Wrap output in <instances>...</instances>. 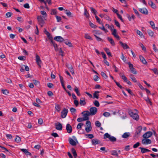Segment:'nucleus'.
I'll use <instances>...</instances> for the list:
<instances>
[{
	"instance_id": "obj_1",
	"label": "nucleus",
	"mask_w": 158,
	"mask_h": 158,
	"mask_svg": "<svg viewBox=\"0 0 158 158\" xmlns=\"http://www.w3.org/2000/svg\"><path fill=\"white\" fill-rule=\"evenodd\" d=\"M142 130V127L141 126H139L136 128L135 134L134 136V139L137 138L139 136Z\"/></svg>"
},
{
	"instance_id": "obj_2",
	"label": "nucleus",
	"mask_w": 158,
	"mask_h": 158,
	"mask_svg": "<svg viewBox=\"0 0 158 158\" xmlns=\"http://www.w3.org/2000/svg\"><path fill=\"white\" fill-rule=\"evenodd\" d=\"M81 114L83 115V118L85 121L89 120V116L91 115L89 113V111L86 110L82 112Z\"/></svg>"
},
{
	"instance_id": "obj_3",
	"label": "nucleus",
	"mask_w": 158,
	"mask_h": 158,
	"mask_svg": "<svg viewBox=\"0 0 158 158\" xmlns=\"http://www.w3.org/2000/svg\"><path fill=\"white\" fill-rule=\"evenodd\" d=\"M37 19L38 24L41 27H43L45 22L43 19V17L41 15H38L37 16Z\"/></svg>"
},
{
	"instance_id": "obj_4",
	"label": "nucleus",
	"mask_w": 158,
	"mask_h": 158,
	"mask_svg": "<svg viewBox=\"0 0 158 158\" xmlns=\"http://www.w3.org/2000/svg\"><path fill=\"white\" fill-rule=\"evenodd\" d=\"M89 110V113L91 116L95 114L97 112V108L95 107H90Z\"/></svg>"
},
{
	"instance_id": "obj_5",
	"label": "nucleus",
	"mask_w": 158,
	"mask_h": 158,
	"mask_svg": "<svg viewBox=\"0 0 158 158\" xmlns=\"http://www.w3.org/2000/svg\"><path fill=\"white\" fill-rule=\"evenodd\" d=\"M129 115L133 119L137 120L139 119V116L136 113H134L132 112H129Z\"/></svg>"
},
{
	"instance_id": "obj_6",
	"label": "nucleus",
	"mask_w": 158,
	"mask_h": 158,
	"mask_svg": "<svg viewBox=\"0 0 158 158\" xmlns=\"http://www.w3.org/2000/svg\"><path fill=\"white\" fill-rule=\"evenodd\" d=\"M152 135V132L149 131L145 133L143 135V137L144 139H147L151 137Z\"/></svg>"
},
{
	"instance_id": "obj_7",
	"label": "nucleus",
	"mask_w": 158,
	"mask_h": 158,
	"mask_svg": "<svg viewBox=\"0 0 158 158\" xmlns=\"http://www.w3.org/2000/svg\"><path fill=\"white\" fill-rule=\"evenodd\" d=\"M56 128V130L59 131H61L62 129V124L59 122H57L55 123Z\"/></svg>"
},
{
	"instance_id": "obj_8",
	"label": "nucleus",
	"mask_w": 158,
	"mask_h": 158,
	"mask_svg": "<svg viewBox=\"0 0 158 158\" xmlns=\"http://www.w3.org/2000/svg\"><path fill=\"white\" fill-rule=\"evenodd\" d=\"M69 143L73 146H75L77 144V143H78V142L77 139H76L75 141L73 140L71 138H69Z\"/></svg>"
},
{
	"instance_id": "obj_9",
	"label": "nucleus",
	"mask_w": 158,
	"mask_h": 158,
	"mask_svg": "<svg viewBox=\"0 0 158 158\" xmlns=\"http://www.w3.org/2000/svg\"><path fill=\"white\" fill-rule=\"evenodd\" d=\"M68 112V110L65 108H64L61 112V117L63 118H65L67 115Z\"/></svg>"
},
{
	"instance_id": "obj_10",
	"label": "nucleus",
	"mask_w": 158,
	"mask_h": 158,
	"mask_svg": "<svg viewBox=\"0 0 158 158\" xmlns=\"http://www.w3.org/2000/svg\"><path fill=\"white\" fill-rule=\"evenodd\" d=\"M112 32V34L118 40H120L119 36L117 34V30L115 29H114Z\"/></svg>"
},
{
	"instance_id": "obj_11",
	"label": "nucleus",
	"mask_w": 158,
	"mask_h": 158,
	"mask_svg": "<svg viewBox=\"0 0 158 158\" xmlns=\"http://www.w3.org/2000/svg\"><path fill=\"white\" fill-rule=\"evenodd\" d=\"M139 11L142 14L144 15H147L148 14V10L145 8H139Z\"/></svg>"
},
{
	"instance_id": "obj_12",
	"label": "nucleus",
	"mask_w": 158,
	"mask_h": 158,
	"mask_svg": "<svg viewBox=\"0 0 158 158\" xmlns=\"http://www.w3.org/2000/svg\"><path fill=\"white\" fill-rule=\"evenodd\" d=\"M36 60L37 64L40 68L41 67L40 64L41 63L42 61L40 56L37 54L36 56Z\"/></svg>"
},
{
	"instance_id": "obj_13",
	"label": "nucleus",
	"mask_w": 158,
	"mask_h": 158,
	"mask_svg": "<svg viewBox=\"0 0 158 158\" xmlns=\"http://www.w3.org/2000/svg\"><path fill=\"white\" fill-rule=\"evenodd\" d=\"M54 39L60 42H62L64 40V39L60 36H56L54 38Z\"/></svg>"
},
{
	"instance_id": "obj_14",
	"label": "nucleus",
	"mask_w": 158,
	"mask_h": 158,
	"mask_svg": "<svg viewBox=\"0 0 158 158\" xmlns=\"http://www.w3.org/2000/svg\"><path fill=\"white\" fill-rule=\"evenodd\" d=\"M142 140V142L143 144H151L152 143L151 140L149 139H145Z\"/></svg>"
},
{
	"instance_id": "obj_15",
	"label": "nucleus",
	"mask_w": 158,
	"mask_h": 158,
	"mask_svg": "<svg viewBox=\"0 0 158 158\" xmlns=\"http://www.w3.org/2000/svg\"><path fill=\"white\" fill-rule=\"evenodd\" d=\"M66 130L67 132L69 133H70L72 132V127L69 124H67L66 126Z\"/></svg>"
},
{
	"instance_id": "obj_16",
	"label": "nucleus",
	"mask_w": 158,
	"mask_h": 158,
	"mask_svg": "<svg viewBox=\"0 0 158 158\" xmlns=\"http://www.w3.org/2000/svg\"><path fill=\"white\" fill-rule=\"evenodd\" d=\"M148 5L150 6L152 8L155 9L156 8V5L153 3L152 1L151 0H149L148 2Z\"/></svg>"
},
{
	"instance_id": "obj_17",
	"label": "nucleus",
	"mask_w": 158,
	"mask_h": 158,
	"mask_svg": "<svg viewBox=\"0 0 158 158\" xmlns=\"http://www.w3.org/2000/svg\"><path fill=\"white\" fill-rule=\"evenodd\" d=\"M119 42L120 44L121 45V46L124 49H125L129 48V47L127 45V44L123 43L121 41H120Z\"/></svg>"
},
{
	"instance_id": "obj_18",
	"label": "nucleus",
	"mask_w": 158,
	"mask_h": 158,
	"mask_svg": "<svg viewBox=\"0 0 158 158\" xmlns=\"http://www.w3.org/2000/svg\"><path fill=\"white\" fill-rule=\"evenodd\" d=\"M139 58L141 62L144 64H147V62L145 59L141 55L139 56Z\"/></svg>"
},
{
	"instance_id": "obj_19",
	"label": "nucleus",
	"mask_w": 158,
	"mask_h": 158,
	"mask_svg": "<svg viewBox=\"0 0 158 158\" xmlns=\"http://www.w3.org/2000/svg\"><path fill=\"white\" fill-rule=\"evenodd\" d=\"M139 148L141 149V152L142 153H144L149 152L150 151L149 149L145 148L140 147Z\"/></svg>"
},
{
	"instance_id": "obj_20",
	"label": "nucleus",
	"mask_w": 158,
	"mask_h": 158,
	"mask_svg": "<svg viewBox=\"0 0 158 158\" xmlns=\"http://www.w3.org/2000/svg\"><path fill=\"white\" fill-rule=\"evenodd\" d=\"M80 104L81 106H84L86 104L85 98H81L80 99Z\"/></svg>"
},
{
	"instance_id": "obj_21",
	"label": "nucleus",
	"mask_w": 158,
	"mask_h": 158,
	"mask_svg": "<svg viewBox=\"0 0 158 158\" xmlns=\"http://www.w3.org/2000/svg\"><path fill=\"white\" fill-rule=\"evenodd\" d=\"M107 39L108 41L110 42L112 46H114L115 45L114 41L112 38L109 37H107Z\"/></svg>"
},
{
	"instance_id": "obj_22",
	"label": "nucleus",
	"mask_w": 158,
	"mask_h": 158,
	"mask_svg": "<svg viewBox=\"0 0 158 158\" xmlns=\"http://www.w3.org/2000/svg\"><path fill=\"white\" fill-rule=\"evenodd\" d=\"M71 151L72 153L73 154L74 158H77V154L75 149L73 148H72L71 149Z\"/></svg>"
},
{
	"instance_id": "obj_23",
	"label": "nucleus",
	"mask_w": 158,
	"mask_h": 158,
	"mask_svg": "<svg viewBox=\"0 0 158 158\" xmlns=\"http://www.w3.org/2000/svg\"><path fill=\"white\" fill-rule=\"evenodd\" d=\"M104 50L108 56L111 57L112 56L110 52V50L109 48H104Z\"/></svg>"
},
{
	"instance_id": "obj_24",
	"label": "nucleus",
	"mask_w": 158,
	"mask_h": 158,
	"mask_svg": "<svg viewBox=\"0 0 158 158\" xmlns=\"http://www.w3.org/2000/svg\"><path fill=\"white\" fill-rule=\"evenodd\" d=\"M99 91H95L93 94L94 98H96L97 99H98L99 98Z\"/></svg>"
},
{
	"instance_id": "obj_25",
	"label": "nucleus",
	"mask_w": 158,
	"mask_h": 158,
	"mask_svg": "<svg viewBox=\"0 0 158 158\" xmlns=\"http://www.w3.org/2000/svg\"><path fill=\"white\" fill-rule=\"evenodd\" d=\"M74 90L76 92L77 95L78 96H80L81 95V94L80 93V92L77 86H76L75 87L74 89Z\"/></svg>"
},
{
	"instance_id": "obj_26",
	"label": "nucleus",
	"mask_w": 158,
	"mask_h": 158,
	"mask_svg": "<svg viewBox=\"0 0 158 158\" xmlns=\"http://www.w3.org/2000/svg\"><path fill=\"white\" fill-rule=\"evenodd\" d=\"M111 154L113 156H115L117 157H118V155L116 150H113L111 151Z\"/></svg>"
},
{
	"instance_id": "obj_27",
	"label": "nucleus",
	"mask_w": 158,
	"mask_h": 158,
	"mask_svg": "<svg viewBox=\"0 0 158 158\" xmlns=\"http://www.w3.org/2000/svg\"><path fill=\"white\" fill-rule=\"evenodd\" d=\"M127 17L129 21H131V19L133 20H134L135 18V16L134 15H132L131 17L130 15L127 14Z\"/></svg>"
},
{
	"instance_id": "obj_28",
	"label": "nucleus",
	"mask_w": 158,
	"mask_h": 158,
	"mask_svg": "<svg viewBox=\"0 0 158 158\" xmlns=\"http://www.w3.org/2000/svg\"><path fill=\"white\" fill-rule=\"evenodd\" d=\"M84 15L87 18H88L89 17V14L87 11V9L85 8L84 9Z\"/></svg>"
},
{
	"instance_id": "obj_29",
	"label": "nucleus",
	"mask_w": 158,
	"mask_h": 158,
	"mask_svg": "<svg viewBox=\"0 0 158 158\" xmlns=\"http://www.w3.org/2000/svg\"><path fill=\"white\" fill-rule=\"evenodd\" d=\"M102 27H98L99 28L104 31L105 33H107L108 32V30L105 28L103 24L102 23Z\"/></svg>"
},
{
	"instance_id": "obj_30",
	"label": "nucleus",
	"mask_w": 158,
	"mask_h": 158,
	"mask_svg": "<svg viewBox=\"0 0 158 158\" xmlns=\"http://www.w3.org/2000/svg\"><path fill=\"white\" fill-rule=\"evenodd\" d=\"M130 134V133L129 132H126L123 134L122 135V137L123 138H126L128 137Z\"/></svg>"
},
{
	"instance_id": "obj_31",
	"label": "nucleus",
	"mask_w": 158,
	"mask_h": 158,
	"mask_svg": "<svg viewBox=\"0 0 158 158\" xmlns=\"http://www.w3.org/2000/svg\"><path fill=\"white\" fill-rule=\"evenodd\" d=\"M65 13L69 17H72L71 15L72 14L69 10H65Z\"/></svg>"
},
{
	"instance_id": "obj_32",
	"label": "nucleus",
	"mask_w": 158,
	"mask_h": 158,
	"mask_svg": "<svg viewBox=\"0 0 158 158\" xmlns=\"http://www.w3.org/2000/svg\"><path fill=\"white\" fill-rule=\"evenodd\" d=\"M110 136L111 135L110 134L107 133L104 135L103 138L105 139H106V138H108L109 139Z\"/></svg>"
},
{
	"instance_id": "obj_33",
	"label": "nucleus",
	"mask_w": 158,
	"mask_h": 158,
	"mask_svg": "<svg viewBox=\"0 0 158 158\" xmlns=\"http://www.w3.org/2000/svg\"><path fill=\"white\" fill-rule=\"evenodd\" d=\"M85 130L87 133H89L92 130V127H86L85 128Z\"/></svg>"
},
{
	"instance_id": "obj_34",
	"label": "nucleus",
	"mask_w": 158,
	"mask_h": 158,
	"mask_svg": "<svg viewBox=\"0 0 158 158\" xmlns=\"http://www.w3.org/2000/svg\"><path fill=\"white\" fill-rule=\"evenodd\" d=\"M130 76L131 78L134 82L135 83L137 82V81H136V78L133 76L132 74H131Z\"/></svg>"
},
{
	"instance_id": "obj_35",
	"label": "nucleus",
	"mask_w": 158,
	"mask_h": 158,
	"mask_svg": "<svg viewBox=\"0 0 158 158\" xmlns=\"http://www.w3.org/2000/svg\"><path fill=\"white\" fill-rule=\"evenodd\" d=\"M15 140L17 143H19L21 141L20 137L19 136L17 135L15 139Z\"/></svg>"
},
{
	"instance_id": "obj_36",
	"label": "nucleus",
	"mask_w": 158,
	"mask_h": 158,
	"mask_svg": "<svg viewBox=\"0 0 158 158\" xmlns=\"http://www.w3.org/2000/svg\"><path fill=\"white\" fill-rule=\"evenodd\" d=\"M84 125L83 123H81L78 124L77 126V129H81V128L82 126Z\"/></svg>"
},
{
	"instance_id": "obj_37",
	"label": "nucleus",
	"mask_w": 158,
	"mask_h": 158,
	"mask_svg": "<svg viewBox=\"0 0 158 158\" xmlns=\"http://www.w3.org/2000/svg\"><path fill=\"white\" fill-rule=\"evenodd\" d=\"M40 13L42 15H43L42 17L44 19L47 17V14L45 11H41Z\"/></svg>"
},
{
	"instance_id": "obj_38",
	"label": "nucleus",
	"mask_w": 158,
	"mask_h": 158,
	"mask_svg": "<svg viewBox=\"0 0 158 158\" xmlns=\"http://www.w3.org/2000/svg\"><path fill=\"white\" fill-rule=\"evenodd\" d=\"M109 140L110 141L114 142L116 141V139L115 137L113 136H110Z\"/></svg>"
},
{
	"instance_id": "obj_39",
	"label": "nucleus",
	"mask_w": 158,
	"mask_h": 158,
	"mask_svg": "<svg viewBox=\"0 0 158 158\" xmlns=\"http://www.w3.org/2000/svg\"><path fill=\"white\" fill-rule=\"evenodd\" d=\"M92 144L94 145H95L98 144V140L96 139H93L92 140Z\"/></svg>"
},
{
	"instance_id": "obj_40",
	"label": "nucleus",
	"mask_w": 158,
	"mask_h": 158,
	"mask_svg": "<svg viewBox=\"0 0 158 158\" xmlns=\"http://www.w3.org/2000/svg\"><path fill=\"white\" fill-rule=\"evenodd\" d=\"M55 107V109L58 112H59L60 110V105L58 104H56Z\"/></svg>"
},
{
	"instance_id": "obj_41",
	"label": "nucleus",
	"mask_w": 158,
	"mask_h": 158,
	"mask_svg": "<svg viewBox=\"0 0 158 158\" xmlns=\"http://www.w3.org/2000/svg\"><path fill=\"white\" fill-rule=\"evenodd\" d=\"M89 26L93 28H96L97 27V26L96 25L94 24L93 23H92L90 22H89Z\"/></svg>"
},
{
	"instance_id": "obj_42",
	"label": "nucleus",
	"mask_w": 158,
	"mask_h": 158,
	"mask_svg": "<svg viewBox=\"0 0 158 158\" xmlns=\"http://www.w3.org/2000/svg\"><path fill=\"white\" fill-rule=\"evenodd\" d=\"M85 125L86 127H89V126H90V127H92L91 126V123L88 120L86 122Z\"/></svg>"
},
{
	"instance_id": "obj_43",
	"label": "nucleus",
	"mask_w": 158,
	"mask_h": 158,
	"mask_svg": "<svg viewBox=\"0 0 158 158\" xmlns=\"http://www.w3.org/2000/svg\"><path fill=\"white\" fill-rule=\"evenodd\" d=\"M147 32L150 36H153L154 35V32L152 31L151 30H148L147 31Z\"/></svg>"
},
{
	"instance_id": "obj_44",
	"label": "nucleus",
	"mask_w": 158,
	"mask_h": 158,
	"mask_svg": "<svg viewBox=\"0 0 158 158\" xmlns=\"http://www.w3.org/2000/svg\"><path fill=\"white\" fill-rule=\"evenodd\" d=\"M150 70L153 71L154 73L158 75V70L156 68H154L153 69H150Z\"/></svg>"
},
{
	"instance_id": "obj_45",
	"label": "nucleus",
	"mask_w": 158,
	"mask_h": 158,
	"mask_svg": "<svg viewBox=\"0 0 158 158\" xmlns=\"http://www.w3.org/2000/svg\"><path fill=\"white\" fill-rule=\"evenodd\" d=\"M57 13V11L56 9H54L52 10L51 14V15H56Z\"/></svg>"
},
{
	"instance_id": "obj_46",
	"label": "nucleus",
	"mask_w": 158,
	"mask_h": 158,
	"mask_svg": "<svg viewBox=\"0 0 158 158\" xmlns=\"http://www.w3.org/2000/svg\"><path fill=\"white\" fill-rule=\"evenodd\" d=\"M2 91L3 94L6 95H7L9 93L8 91L6 89H2Z\"/></svg>"
},
{
	"instance_id": "obj_47",
	"label": "nucleus",
	"mask_w": 158,
	"mask_h": 158,
	"mask_svg": "<svg viewBox=\"0 0 158 158\" xmlns=\"http://www.w3.org/2000/svg\"><path fill=\"white\" fill-rule=\"evenodd\" d=\"M145 101L147 102L148 103H149L151 106L152 105V102L149 99L148 97H147V98L145 99Z\"/></svg>"
},
{
	"instance_id": "obj_48",
	"label": "nucleus",
	"mask_w": 158,
	"mask_h": 158,
	"mask_svg": "<svg viewBox=\"0 0 158 158\" xmlns=\"http://www.w3.org/2000/svg\"><path fill=\"white\" fill-rule=\"evenodd\" d=\"M101 75L105 79H106L108 77L106 74L103 72L102 71L101 72Z\"/></svg>"
},
{
	"instance_id": "obj_49",
	"label": "nucleus",
	"mask_w": 158,
	"mask_h": 158,
	"mask_svg": "<svg viewBox=\"0 0 158 158\" xmlns=\"http://www.w3.org/2000/svg\"><path fill=\"white\" fill-rule=\"evenodd\" d=\"M85 38L87 39H89L91 40H92V38L89 36V34H85Z\"/></svg>"
},
{
	"instance_id": "obj_50",
	"label": "nucleus",
	"mask_w": 158,
	"mask_h": 158,
	"mask_svg": "<svg viewBox=\"0 0 158 158\" xmlns=\"http://www.w3.org/2000/svg\"><path fill=\"white\" fill-rule=\"evenodd\" d=\"M95 17L96 19L97 22L100 24H102V22L101 21L100 19L98 17V16L96 15L95 16Z\"/></svg>"
},
{
	"instance_id": "obj_51",
	"label": "nucleus",
	"mask_w": 158,
	"mask_h": 158,
	"mask_svg": "<svg viewBox=\"0 0 158 158\" xmlns=\"http://www.w3.org/2000/svg\"><path fill=\"white\" fill-rule=\"evenodd\" d=\"M94 104L95 106L97 107H98L100 106V104L98 101L96 100L94 101Z\"/></svg>"
},
{
	"instance_id": "obj_52",
	"label": "nucleus",
	"mask_w": 158,
	"mask_h": 158,
	"mask_svg": "<svg viewBox=\"0 0 158 158\" xmlns=\"http://www.w3.org/2000/svg\"><path fill=\"white\" fill-rule=\"evenodd\" d=\"M95 124L96 126L100 127L101 125V123L98 121H97L95 122Z\"/></svg>"
},
{
	"instance_id": "obj_53",
	"label": "nucleus",
	"mask_w": 158,
	"mask_h": 158,
	"mask_svg": "<svg viewBox=\"0 0 158 158\" xmlns=\"http://www.w3.org/2000/svg\"><path fill=\"white\" fill-rule=\"evenodd\" d=\"M103 115L105 117H107L110 116V114L108 112H105L103 113Z\"/></svg>"
},
{
	"instance_id": "obj_54",
	"label": "nucleus",
	"mask_w": 158,
	"mask_h": 158,
	"mask_svg": "<svg viewBox=\"0 0 158 158\" xmlns=\"http://www.w3.org/2000/svg\"><path fill=\"white\" fill-rule=\"evenodd\" d=\"M139 45L142 48V49L143 51H146V48L142 43H140L139 44Z\"/></svg>"
},
{
	"instance_id": "obj_55",
	"label": "nucleus",
	"mask_w": 158,
	"mask_h": 158,
	"mask_svg": "<svg viewBox=\"0 0 158 158\" xmlns=\"http://www.w3.org/2000/svg\"><path fill=\"white\" fill-rule=\"evenodd\" d=\"M90 9L93 13L95 15L97 13V11L95 9H94L93 7H90Z\"/></svg>"
},
{
	"instance_id": "obj_56",
	"label": "nucleus",
	"mask_w": 158,
	"mask_h": 158,
	"mask_svg": "<svg viewBox=\"0 0 158 158\" xmlns=\"http://www.w3.org/2000/svg\"><path fill=\"white\" fill-rule=\"evenodd\" d=\"M18 59L21 60H24L26 59V57L23 56H20L18 57Z\"/></svg>"
},
{
	"instance_id": "obj_57",
	"label": "nucleus",
	"mask_w": 158,
	"mask_h": 158,
	"mask_svg": "<svg viewBox=\"0 0 158 158\" xmlns=\"http://www.w3.org/2000/svg\"><path fill=\"white\" fill-rule=\"evenodd\" d=\"M85 135L87 136L90 139L93 138L94 137V135L92 134H86Z\"/></svg>"
},
{
	"instance_id": "obj_58",
	"label": "nucleus",
	"mask_w": 158,
	"mask_h": 158,
	"mask_svg": "<svg viewBox=\"0 0 158 158\" xmlns=\"http://www.w3.org/2000/svg\"><path fill=\"white\" fill-rule=\"evenodd\" d=\"M140 143L139 142H137L135 144H134L133 146V147L134 148H135L138 147L140 145Z\"/></svg>"
},
{
	"instance_id": "obj_59",
	"label": "nucleus",
	"mask_w": 158,
	"mask_h": 158,
	"mask_svg": "<svg viewBox=\"0 0 158 158\" xmlns=\"http://www.w3.org/2000/svg\"><path fill=\"white\" fill-rule=\"evenodd\" d=\"M94 35L95 36V37L96 38L97 41H103V40L101 38H100L99 37H98L97 35Z\"/></svg>"
},
{
	"instance_id": "obj_60",
	"label": "nucleus",
	"mask_w": 158,
	"mask_h": 158,
	"mask_svg": "<svg viewBox=\"0 0 158 158\" xmlns=\"http://www.w3.org/2000/svg\"><path fill=\"white\" fill-rule=\"evenodd\" d=\"M5 80L6 82L9 83H11L12 82L11 80L8 78H6L5 79Z\"/></svg>"
},
{
	"instance_id": "obj_61",
	"label": "nucleus",
	"mask_w": 158,
	"mask_h": 158,
	"mask_svg": "<svg viewBox=\"0 0 158 158\" xmlns=\"http://www.w3.org/2000/svg\"><path fill=\"white\" fill-rule=\"evenodd\" d=\"M114 22L115 25L118 27H120V25L118 21L116 20L115 19L114 20Z\"/></svg>"
},
{
	"instance_id": "obj_62",
	"label": "nucleus",
	"mask_w": 158,
	"mask_h": 158,
	"mask_svg": "<svg viewBox=\"0 0 158 158\" xmlns=\"http://www.w3.org/2000/svg\"><path fill=\"white\" fill-rule=\"evenodd\" d=\"M153 49L155 52H158V49L157 48L155 44H153Z\"/></svg>"
},
{
	"instance_id": "obj_63",
	"label": "nucleus",
	"mask_w": 158,
	"mask_h": 158,
	"mask_svg": "<svg viewBox=\"0 0 158 158\" xmlns=\"http://www.w3.org/2000/svg\"><path fill=\"white\" fill-rule=\"evenodd\" d=\"M130 70L131 72L135 74H136L137 73V71L135 70V69L134 68H133V69H131Z\"/></svg>"
},
{
	"instance_id": "obj_64",
	"label": "nucleus",
	"mask_w": 158,
	"mask_h": 158,
	"mask_svg": "<svg viewBox=\"0 0 158 158\" xmlns=\"http://www.w3.org/2000/svg\"><path fill=\"white\" fill-rule=\"evenodd\" d=\"M99 79V77L97 75H95L94 77V80L95 81H98Z\"/></svg>"
}]
</instances>
